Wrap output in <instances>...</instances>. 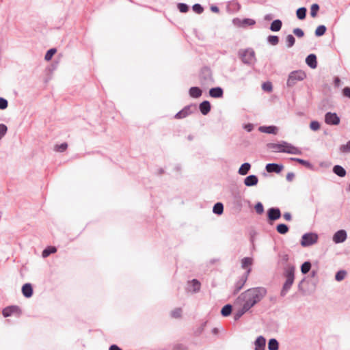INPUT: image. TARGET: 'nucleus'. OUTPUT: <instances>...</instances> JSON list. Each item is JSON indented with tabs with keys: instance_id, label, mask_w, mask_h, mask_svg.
<instances>
[{
	"instance_id": "43",
	"label": "nucleus",
	"mask_w": 350,
	"mask_h": 350,
	"mask_svg": "<svg viewBox=\"0 0 350 350\" xmlns=\"http://www.w3.org/2000/svg\"><path fill=\"white\" fill-rule=\"evenodd\" d=\"M340 151L343 153H347L350 152V140L347 142L346 144H343L339 148Z\"/></svg>"
},
{
	"instance_id": "35",
	"label": "nucleus",
	"mask_w": 350,
	"mask_h": 350,
	"mask_svg": "<svg viewBox=\"0 0 350 350\" xmlns=\"http://www.w3.org/2000/svg\"><path fill=\"white\" fill-rule=\"evenodd\" d=\"M310 268L311 263L308 261H306L301 266V271L303 274H306L309 272Z\"/></svg>"
},
{
	"instance_id": "56",
	"label": "nucleus",
	"mask_w": 350,
	"mask_h": 350,
	"mask_svg": "<svg viewBox=\"0 0 350 350\" xmlns=\"http://www.w3.org/2000/svg\"><path fill=\"white\" fill-rule=\"evenodd\" d=\"M286 180L287 181L291 182V181H293V180L295 178V174L293 172H288L286 174Z\"/></svg>"
},
{
	"instance_id": "13",
	"label": "nucleus",
	"mask_w": 350,
	"mask_h": 350,
	"mask_svg": "<svg viewBox=\"0 0 350 350\" xmlns=\"http://www.w3.org/2000/svg\"><path fill=\"white\" fill-rule=\"evenodd\" d=\"M20 312V308L17 306H11L5 308L3 310L2 314L3 317H8L12 316L14 313H18Z\"/></svg>"
},
{
	"instance_id": "62",
	"label": "nucleus",
	"mask_w": 350,
	"mask_h": 350,
	"mask_svg": "<svg viewBox=\"0 0 350 350\" xmlns=\"http://www.w3.org/2000/svg\"><path fill=\"white\" fill-rule=\"evenodd\" d=\"M340 80L338 77H336L334 79V83L336 86H338L340 85Z\"/></svg>"
},
{
	"instance_id": "63",
	"label": "nucleus",
	"mask_w": 350,
	"mask_h": 350,
	"mask_svg": "<svg viewBox=\"0 0 350 350\" xmlns=\"http://www.w3.org/2000/svg\"><path fill=\"white\" fill-rule=\"evenodd\" d=\"M282 259L284 261H288V254H283V255L282 256Z\"/></svg>"
},
{
	"instance_id": "27",
	"label": "nucleus",
	"mask_w": 350,
	"mask_h": 350,
	"mask_svg": "<svg viewBox=\"0 0 350 350\" xmlns=\"http://www.w3.org/2000/svg\"><path fill=\"white\" fill-rule=\"evenodd\" d=\"M282 25V23L280 19L274 20L270 25V30L272 31H278L281 29Z\"/></svg>"
},
{
	"instance_id": "36",
	"label": "nucleus",
	"mask_w": 350,
	"mask_h": 350,
	"mask_svg": "<svg viewBox=\"0 0 350 350\" xmlns=\"http://www.w3.org/2000/svg\"><path fill=\"white\" fill-rule=\"evenodd\" d=\"M326 27L323 25H319L315 30V36L320 37L323 36L326 31Z\"/></svg>"
},
{
	"instance_id": "7",
	"label": "nucleus",
	"mask_w": 350,
	"mask_h": 350,
	"mask_svg": "<svg viewBox=\"0 0 350 350\" xmlns=\"http://www.w3.org/2000/svg\"><path fill=\"white\" fill-rule=\"evenodd\" d=\"M325 122L329 125H338L340 123V118L336 113L327 112L325 115Z\"/></svg>"
},
{
	"instance_id": "28",
	"label": "nucleus",
	"mask_w": 350,
	"mask_h": 350,
	"mask_svg": "<svg viewBox=\"0 0 350 350\" xmlns=\"http://www.w3.org/2000/svg\"><path fill=\"white\" fill-rule=\"evenodd\" d=\"M333 172L340 177H344L346 175V170L345 168L339 165H336L333 167Z\"/></svg>"
},
{
	"instance_id": "25",
	"label": "nucleus",
	"mask_w": 350,
	"mask_h": 350,
	"mask_svg": "<svg viewBox=\"0 0 350 350\" xmlns=\"http://www.w3.org/2000/svg\"><path fill=\"white\" fill-rule=\"evenodd\" d=\"M189 284L191 288L189 289L190 291L193 293H197L200 290L201 284L198 280L193 279L189 282Z\"/></svg>"
},
{
	"instance_id": "4",
	"label": "nucleus",
	"mask_w": 350,
	"mask_h": 350,
	"mask_svg": "<svg viewBox=\"0 0 350 350\" xmlns=\"http://www.w3.org/2000/svg\"><path fill=\"white\" fill-rule=\"evenodd\" d=\"M306 77V72L301 70L292 71L288 75L286 85L288 88H292L295 86L298 82L304 80Z\"/></svg>"
},
{
	"instance_id": "1",
	"label": "nucleus",
	"mask_w": 350,
	"mask_h": 350,
	"mask_svg": "<svg viewBox=\"0 0 350 350\" xmlns=\"http://www.w3.org/2000/svg\"><path fill=\"white\" fill-rule=\"evenodd\" d=\"M267 294L264 287H255L247 289L238 297L237 301H241L250 309L260 302Z\"/></svg>"
},
{
	"instance_id": "60",
	"label": "nucleus",
	"mask_w": 350,
	"mask_h": 350,
	"mask_svg": "<svg viewBox=\"0 0 350 350\" xmlns=\"http://www.w3.org/2000/svg\"><path fill=\"white\" fill-rule=\"evenodd\" d=\"M273 18V15L271 14H267L265 16V20L271 21Z\"/></svg>"
},
{
	"instance_id": "50",
	"label": "nucleus",
	"mask_w": 350,
	"mask_h": 350,
	"mask_svg": "<svg viewBox=\"0 0 350 350\" xmlns=\"http://www.w3.org/2000/svg\"><path fill=\"white\" fill-rule=\"evenodd\" d=\"M262 88L265 91L271 92L273 89V86L271 82H265L262 83Z\"/></svg>"
},
{
	"instance_id": "11",
	"label": "nucleus",
	"mask_w": 350,
	"mask_h": 350,
	"mask_svg": "<svg viewBox=\"0 0 350 350\" xmlns=\"http://www.w3.org/2000/svg\"><path fill=\"white\" fill-rule=\"evenodd\" d=\"M265 338L262 336H259L254 341V350H265Z\"/></svg>"
},
{
	"instance_id": "39",
	"label": "nucleus",
	"mask_w": 350,
	"mask_h": 350,
	"mask_svg": "<svg viewBox=\"0 0 350 350\" xmlns=\"http://www.w3.org/2000/svg\"><path fill=\"white\" fill-rule=\"evenodd\" d=\"M291 160L295 161H296V162H297V163H300L301 165H305L307 167H312V165H311V163L309 161H308L306 160H304L302 159H299V158H291Z\"/></svg>"
},
{
	"instance_id": "34",
	"label": "nucleus",
	"mask_w": 350,
	"mask_h": 350,
	"mask_svg": "<svg viewBox=\"0 0 350 350\" xmlns=\"http://www.w3.org/2000/svg\"><path fill=\"white\" fill-rule=\"evenodd\" d=\"M306 8L304 7L298 8L296 12L297 17L299 20L304 19L306 18Z\"/></svg>"
},
{
	"instance_id": "8",
	"label": "nucleus",
	"mask_w": 350,
	"mask_h": 350,
	"mask_svg": "<svg viewBox=\"0 0 350 350\" xmlns=\"http://www.w3.org/2000/svg\"><path fill=\"white\" fill-rule=\"evenodd\" d=\"M251 271V269H249L247 271V273L242 275L240 279L236 282L235 285H234V291H233V294L234 295H236L237 293H238L239 292V291L243 288V286L245 285L247 280V275L248 274L250 273Z\"/></svg>"
},
{
	"instance_id": "42",
	"label": "nucleus",
	"mask_w": 350,
	"mask_h": 350,
	"mask_svg": "<svg viewBox=\"0 0 350 350\" xmlns=\"http://www.w3.org/2000/svg\"><path fill=\"white\" fill-rule=\"evenodd\" d=\"M319 10V6L317 3H314L312 5L310 8V15L312 17H316L318 10Z\"/></svg>"
},
{
	"instance_id": "61",
	"label": "nucleus",
	"mask_w": 350,
	"mask_h": 350,
	"mask_svg": "<svg viewBox=\"0 0 350 350\" xmlns=\"http://www.w3.org/2000/svg\"><path fill=\"white\" fill-rule=\"evenodd\" d=\"M211 10L213 12H218L219 8L216 5H212L211 7Z\"/></svg>"
},
{
	"instance_id": "16",
	"label": "nucleus",
	"mask_w": 350,
	"mask_h": 350,
	"mask_svg": "<svg viewBox=\"0 0 350 350\" xmlns=\"http://www.w3.org/2000/svg\"><path fill=\"white\" fill-rule=\"evenodd\" d=\"M191 108V105L185 106L182 110L175 114L174 118L176 119H182L188 116L192 113Z\"/></svg>"
},
{
	"instance_id": "54",
	"label": "nucleus",
	"mask_w": 350,
	"mask_h": 350,
	"mask_svg": "<svg viewBox=\"0 0 350 350\" xmlns=\"http://www.w3.org/2000/svg\"><path fill=\"white\" fill-rule=\"evenodd\" d=\"M293 33L298 38H301L304 36V31L300 28H295L293 29Z\"/></svg>"
},
{
	"instance_id": "44",
	"label": "nucleus",
	"mask_w": 350,
	"mask_h": 350,
	"mask_svg": "<svg viewBox=\"0 0 350 350\" xmlns=\"http://www.w3.org/2000/svg\"><path fill=\"white\" fill-rule=\"evenodd\" d=\"M56 49H49L46 53L45 54V56H44V59L46 61H49L51 59L53 55L56 53Z\"/></svg>"
},
{
	"instance_id": "31",
	"label": "nucleus",
	"mask_w": 350,
	"mask_h": 350,
	"mask_svg": "<svg viewBox=\"0 0 350 350\" xmlns=\"http://www.w3.org/2000/svg\"><path fill=\"white\" fill-rule=\"evenodd\" d=\"M224 211V206L223 204L221 202L216 203L213 208V212L215 214L217 215H221Z\"/></svg>"
},
{
	"instance_id": "45",
	"label": "nucleus",
	"mask_w": 350,
	"mask_h": 350,
	"mask_svg": "<svg viewBox=\"0 0 350 350\" xmlns=\"http://www.w3.org/2000/svg\"><path fill=\"white\" fill-rule=\"evenodd\" d=\"M320 126H321L320 123L317 120L312 121L310 124V129L314 131H317L319 130Z\"/></svg>"
},
{
	"instance_id": "2",
	"label": "nucleus",
	"mask_w": 350,
	"mask_h": 350,
	"mask_svg": "<svg viewBox=\"0 0 350 350\" xmlns=\"http://www.w3.org/2000/svg\"><path fill=\"white\" fill-rule=\"evenodd\" d=\"M238 55L242 62L248 66H254L256 62L255 51L252 48L240 49Z\"/></svg>"
},
{
	"instance_id": "64",
	"label": "nucleus",
	"mask_w": 350,
	"mask_h": 350,
	"mask_svg": "<svg viewBox=\"0 0 350 350\" xmlns=\"http://www.w3.org/2000/svg\"><path fill=\"white\" fill-rule=\"evenodd\" d=\"M212 333H213V334H217L218 333V329H217V328H213V329H212Z\"/></svg>"
},
{
	"instance_id": "32",
	"label": "nucleus",
	"mask_w": 350,
	"mask_h": 350,
	"mask_svg": "<svg viewBox=\"0 0 350 350\" xmlns=\"http://www.w3.org/2000/svg\"><path fill=\"white\" fill-rule=\"evenodd\" d=\"M277 232L281 234H284L288 232V227L284 224H280L276 226Z\"/></svg>"
},
{
	"instance_id": "29",
	"label": "nucleus",
	"mask_w": 350,
	"mask_h": 350,
	"mask_svg": "<svg viewBox=\"0 0 350 350\" xmlns=\"http://www.w3.org/2000/svg\"><path fill=\"white\" fill-rule=\"evenodd\" d=\"M279 343L275 338H271L268 342L269 350H278Z\"/></svg>"
},
{
	"instance_id": "26",
	"label": "nucleus",
	"mask_w": 350,
	"mask_h": 350,
	"mask_svg": "<svg viewBox=\"0 0 350 350\" xmlns=\"http://www.w3.org/2000/svg\"><path fill=\"white\" fill-rule=\"evenodd\" d=\"M251 168V164L250 163H243L238 170V173L240 175H246Z\"/></svg>"
},
{
	"instance_id": "5",
	"label": "nucleus",
	"mask_w": 350,
	"mask_h": 350,
	"mask_svg": "<svg viewBox=\"0 0 350 350\" xmlns=\"http://www.w3.org/2000/svg\"><path fill=\"white\" fill-rule=\"evenodd\" d=\"M318 234L314 232L305 233L301 240V245L303 247H309L315 244L318 241Z\"/></svg>"
},
{
	"instance_id": "19",
	"label": "nucleus",
	"mask_w": 350,
	"mask_h": 350,
	"mask_svg": "<svg viewBox=\"0 0 350 350\" xmlns=\"http://www.w3.org/2000/svg\"><path fill=\"white\" fill-rule=\"evenodd\" d=\"M250 309L245 306L244 304H243V306L241 308L236 310L233 314L234 315V319L235 321L239 320L245 312L249 311Z\"/></svg>"
},
{
	"instance_id": "53",
	"label": "nucleus",
	"mask_w": 350,
	"mask_h": 350,
	"mask_svg": "<svg viewBox=\"0 0 350 350\" xmlns=\"http://www.w3.org/2000/svg\"><path fill=\"white\" fill-rule=\"evenodd\" d=\"M182 310L180 308H176L172 311L171 316L174 318H178L181 316Z\"/></svg>"
},
{
	"instance_id": "12",
	"label": "nucleus",
	"mask_w": 350,
	"mask_h": 350,
	"mask_svg": "<svg viewBox=\"0 0 350 350\" xmlns=\"http://www.w3.org/2000/svg\"><path fill=\"white\" fill-rule=\"evenodd\" d=\"M233 23L234 24L237 25L240 27H245L247 25L252 26L255 25L256 21L254 19L251 18H244L243 20L235 18L233 20Z\"/></svg>"
},
{
	"instance_id": "52",
	"label": "nucleus",
	"mask_w": 350,
	"mask_h": 350,
	"mask_svg": "<svg viewBox=\"0 0 350 350\" xmlns=\"http://www.w3.org/2000/svg\"><path fill=\"white\" fill-rule=\"evenodd\" d=\"M178 8L180 12L185 13L188 11V5L183 3L178 4Z\"/></svg>"
},
{
	"instance_id": "14",
	"label": "nucleus",
	"mask_w": 350,
	"mask_h": 350,
	"mask_svg": "<svg viewBox=\"0 0 350 350\" xmlns=\"http://www.w3.org/2000/svg\"><path fill=\"white\" fill-rule=\"evenodd\" d=\"M284 145H286V147L284 148L283 152L292 154H301V151L297 147L293 146L291 144L286 142V144H284Z\"/></svg>"
},
{
	"instance_id": "47",
	"label": "nucleus",
	"mask_w": 350,
	"mask_h": 350,
	"mask_svg": "<svg viewBox=\"0 0 350 350\" xmlns=\"http://www.w3.org/2000/svg\"><path fill=\"white\" fill-rule=\"evenodd\" d=\"M193 10L197 14H201L203 12L204 9L202 6L199 3H196L192 7Z\"/></svg>"
},
{
	"instance_id": "49",
	"label": "nucleus",
	"mask_w": 350,
	"mask_h": 350,
	"mask_svg": "<svg viewBox=\"0 0 350 350\" xmlns=\"http://www.w3.org/2000/svg\"><path fill=\"white\" fill-rule=\"evenodd\" d=\"M254 208L258 214H262L264 212V207L261 202L256 203Z\"/></svg>"
},
{
	"instance_id": "9",
	"label": "nucleus",
	"mask_w": 350,
	"mask_h": 350,
	"mask_svg": "<svg viewBox=\"0 0 350 350\" xmlns=\"http://www.w3.org/2000/svg\"><path fill=\"white\" fill-rule=\"evenodd\" d=\"M281 212L280 208L272 207L267 211V217L271 221H275L280 218Z\"/></svg>"
},
{
	"instance_id": "59",
	"label": "nucleus",
	"mask_w": 350,
	"mask_h": 350,
	"mask_svg": "<svg viewBox=\"0 0 350 350\" xmlns=\"http://www.w3.org/2000/svg\"><path fill=\"white\" fill-rule=\"evenodd\" d=\"M109 350H122L121 348H120L118 345H112L109 347Z\"/></svg>"
},
{
	"instance_id": "38",
	"label": "nucleus",
	"mask_w": 350,
	"mask_h": 350,
	"mask_svg": "<svg viewBox=\"0 0 350 350\" xmlns=\"http://www.w3.org/2000/svg\"><path fill=\"white\" fill-rule=\"evenodd\" d=\"M295 42V39L293 35L289 34L286 37V43L288 48H291Z\"/></svg>"
},
{
	"instance_id": "41",
	"label": "nucleus",
	"mask_w": 350,
	"mask_h": 350,
	"mask_svg": "<svg viewBox=\"0 0 350 350\" xmlns=\"http://www.w3.org/2000/svg\"><path fill=\"white\" fill-rule=\"evenodd\" d=\"M346 275H347L346 271L340 270L336 273V274L335 275V279L337 281H342L345 278Z\"/></svg>"
},
{
	"instance_id": "6",
	"label": "nucleus",
	"mask_w": 350,
	"mask_h": 350,
	"mask_svg": "<svg viewBox=\"0 0 350 350\" xmlns=\"http://www.w3.org/2000/svg\"><path fill=\"white\" fill-rule=\"evenodd\" d=\"M347 238V233L345 230H339L336 231L332 237L334 243L338 244L345 242Z\"/></svg>"
},
{
	"instance_id": "57",
	"label": "nucleus",
	"mask_w": 350,
	"mask_h": 350,
	"mask_svg": "<svg viewBox=\"0 0 350 350\" xmlns=\"http://www.w3.org/2000/svg\"><path fill=\"white\" fill-rule=\"evenodd\" d=\"M343 94L350 98V88L346 87L343 89Z\"/></svg>"
},
{
	"instance_id": "33",
	"label": "nucleus",
	"mask_w": 350,
	"mask_h": 350,
	"mask_svg": "<svg viewBox=\"0 0 350 350\" xmlns=\"http://www.w3.org/2000/svg\"><path fill=\"white\" fill-rule=\"evenodd\" d=\"M231 312H232V306L230 304L225 305L221 310V314L224 317L229 316L231 314Z\"/></svg>"
},
{
	"instance_id": "46",
	"label": "nucleus",
	"mask_w": 350,
	"mask_h": 350,
	"mask_svg": "<svg viewBox=\"0 0 350 350\" xmlns=\"http://www.w3.org/2000/svg\"><path fill=\"white\" fill-rule=\"evenodd\" d=\"M67 148H68L67 143H62L59 145H56L55 146V150L57 152H62L65 151Z\"/></svg>"
},
{
	"instance_id": "21",
	"label": "nucleus",
	"mask_w": 350,
	"mask_h": 350,
	"mask_svg": "<svg viewBox=\"0 0 350 350\" xmlns=\"http://www.w3.org/2000/svg\"><path fill=\"white\" fill-rule=\"evenodd\" d=\"M22 293L24 297L29 298L33 295V288L30 283L25 284L22 287Z\"/></svg>"
},
{
	"instance_id": "10",
	"label": "nucleus",
	"mask_w": 350,
	"mask_h": 350,
	"mask_svg": "<svg viewBox=\"0 0 350 350\" xmlns=\"http://www.w3.org/2000/svg\"><path fill=\"white\" fill-rule=\"evenodd\" d=\"M284 168V165L282 164L271 163L266 165L265 169L269 173H277L279 174L282 172Z\"/></svg>"
},
{
	"instance_id": "55",
	"label": "nucleus",
	"mask_w": 350,
	"mask_h": 350,
	"mask_svg": "<svg viewBox=\"0 0 350 350\" xmlns=\"http://www.w3.org/2000/svg\"><path fill=\"white\" fill-rule=\"evenodd\" d=\"M243 129L247 132H251L254 129V126L252 124L248 123L243 126Z\"/></svg>"
},
{
	"instance_id": "40",
	"label": "nucleus",
	"mask_w": 350,
	"mask_h": 350,
	"mask_svg": "<svg viewBox=\"0 0 350 350\" xmlns=\"http://www.w3.org/2000/svg\"><path fill=\"white\" fill-rule=\"evenodd\" d=\"M267 42L271 45H277L279 42V38L277 36H269L267 37Z\"/></svg>"
},
{
	"instance_id": "30",
	"label": "nucleus",
	"mask_w": 350,
	"mask_h": 350,
	"mask_svg": "<svg viewBox=\"0 0 350 350\" xmlns=\"http://www.w3.org/2000/svg\"><path fill=\"white\" fill-rule=\"evenodd\" d=\"M57 252V249L55 247H48L45 248L42 253V256L43 258L48 257L50 254H54Z\"/></svg>"
},
{
	"instance_id": "20",
	"label": "nucleus",
	"mask_w": 350,
	"mask_h": 350,
	"mask_svg": "<svg viewBox=\"0 0 350 350\" xmlns=\"http://www.w3.org/2000/svg\"><path fill=\"white\" fill-rule=\"evenodd\" d=\"M306 64L311 68L314 69L317 67V56L314 54H310L306 58Z\"/></svg>"
},
{
	"instance_id": "17",
	"label": "nucleus",
	"mask_w": 350,
	"mask_h": 350,
	"mask_svg": "<svg viewBox=\"0 0 350 350\" xmlns=\"http://www.w3.org/2000/svg\"><path fill=\"white\" fill-rule=\"evenodd\" d=\"M258 178L256 175H249L244 179V184L247 187H253L258 184Z\"/></svg>"
},
{
	"instance_id": "3",
	"label": "nucleus",
	"mask_w": 350,
	"mask_h": 350,
	"mask_svg": "<svg viewBox=\"0 0 350 350\" xmlns=\"http://www.w3.org/2000/svg\"><path fill=\"white\" fill-rule=\"evenodd\" d=\"M284 275L286 277V281L284 284H283L282 288L280 292V295L282 297H284L289 289L291 288V286L293 285L295 279V267H288Z\"/></svg>"
},
{
	"instance_id": "58",
	"label": "nucleus",
	"mask_w": 350,
	"mask_h": 350,
	"mask_svg": "<svg viewBox=\"0 0 350 350\" xmlns=\"http://www.w3.org/2000/svg\"><path fill=\"white\" fill-rule=\"evenodd\" d=\"M283 217L285 220L286 221H291L292 219L291 214L288 212H286L284 213Z\"/></svg>"
},
{
	"instance_id": "51",
	"label": "nucleus",
	"mask_w": 350,
	"mask_h": 350,
	"mask_svg": "<svg viewBox=\"0 0 350 350\" xmlns=\"http://www.w3.org/2000/svg\"><path fill=\"white\" fill-rule=\"evenodd\" d=\"M8 106V100L2 97H0V109L3 110L5 109Z\"/></svg>"
},
{
	"instance_id": "24",
	"label": "nucleus",
	"mask_w": 350,
	"mask_h": 350,
	"mask_svg": "<svg viewBox=\"0 0 350 350\" xmlns=\"http://www.w3.org/2000/svg\"><path fill=\"white\" fill-rule=\"evenodd\" d=\"M259 131L262 133L276 134L278 129L275 126H262L259 127Z\"/></svg>"
},
{
	"instance_id": "18",
	"label": "nucleus",
	"mask_w": 350,
	"mask_h": 350,
	"mask_svg": "<svg viewBox=\"0 0 350 350\" xmlns=\"http://www.w3.org/2000/svg\"><path fill=\"white\" fill-rule=\"evenodd\" d=\"M209 95L215 98H221L224 95V90L220 87L212 88L209 90Z\"/></svg>"
},
{
	"instance_id": "48",
	"label": "nucleus",
	"mask_w": 350,
	"mask_h": 350,
	"mask_svg": "<svg viewBox=\"0 0 350 350\" xmlns=\"http://www.w3.org/2000/svg\"><path fill=\"white\" fill-rule=\"evenodd\" d=\"M8 131V127L4 124H0V139L4 137Z\"/></svg>"
},
{
	"instance_id": "15",
	"label": "nucleus",
	"mask_w": 350,
	"mask_h": 350,
	"mask_svg": "<svg viewBox=\"0 0 350 350\" xmlns=\"http://www.w3.org/2000/svg\"><path fill=\"white\" fill-rule=\"evenodd\" d=\"M284 144H286V142L282 141L278 144L271 143L268 144V147L275 152H283V150L286 147Z\"/></svg>"
},
{
	"instance_id": "22",
	"label": "nucleus",
	"mask_w": 350,
	"mask_h": 350,
	"mask_svg": "<svg viewBox=\"0 0 350 350\" xmlns=\"http://www.w3.org/2000/svg\"><path fill=\"white\" fill-rule=\"evenodd\" d=\"M199 109L202 114L206 115L211 111V104L208 100H204L200 104Z\"/></svg>"
},
{
	"instance_id": "23",
	"label": "nucleus",
	"mask_w": 350,
	"mask_h": 350,
	"mask_svg": "<svg viewBox=\"0 0 350 350\" xmlns=\"http://www.w3.org/2000/svg\"><path fill=\"white\" fill-rule=\"evenodd\" d=\"M189 94L193 98H198L202 96V91L198 87H191L189 90Z\"/></svg>"
},
{
	"instance_id": "37",
	"label": "nucleus",
	"mask_w": 350,
	"mask_h": 350,
	"mask_svg": "<svg viewBox=\"0 0 350 350\" xmlns=\"http://www.w3.org/2000/svg\"><path fill=\"white\" fill-rule=\"evenodd\" d=\"M253 260L250 257H245L241 260V267L245 269L252 264Z\"/></svg>"
}]
</instances>
